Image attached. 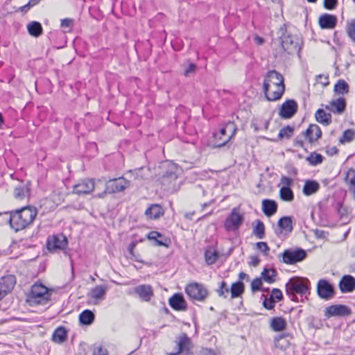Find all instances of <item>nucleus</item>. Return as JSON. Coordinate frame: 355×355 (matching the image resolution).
Returning <instances> with one entry per match:
<instances>
[{"instance_id":"f257e3e1","label":"nucleus","mask_w":355,"mask_h":355,"mask_svg":"<svg viewBox=\"0 0 355 355\" xmlns=\"http://www.w3.org/2000/svg\"><path fill=\"white\" fill-rule=\"evenodd\" d=\"M37 214L36 209L31 207H24L15 211L5 212L3 216V220L6 223H9L10 227L15 232H18L32 224Z\"/></svg>"},{"instance_id":"f03ea898","label":"nucleus","mask_w":355,"mask_h":355,"mask_svg":"<svg viewBox=\"0 0 355 355\" xmlns=\"http://www.w3.org/2000/svg\"><path fill=\"white\" fill-rule=\"evenodd\" d=\"M263 91L268 101L280 99L285 92L283 76L276 70L268 71L264 76Z\"/></svg>"},{"instance_id":"7ed1b4c3","label":"nucleus","mask_w":355,"mask_h":355,"mask_svg":"<svg viewBox=\"0 0 355 355\" xmlns=\"http://www.w3.org/2000/svg\"><path fill=\"white\" fill-rule=\"evenodd\" d=\"M311 283L308 279L295 277L291 278L285 285L286 293L291 300L298 302L307 300L310 294Z\"/></svg>"},{"instance_id":"20e7f679","label":"nucleus","mask_w":355,"mask_h":355,"mask_svg":"<svg viewBox=\"0 0 355 355\" xmlns=\"http://www.w3.org/2000/svg\"><path fill=\"white\" fill-rule=\"evenodd\" d=\"M51 299L49 289L42 284H34L27 295L26 302L31 305L45 304Z\"/></svg>"},{"instance_id":"39448f33","label":"nucleus","mask_w":355,"mask_h":355,"mask_svg":"<svg viewBox=\"0 0 355 355\" xmlns=\"http://www.w3.org/2000/svg\"><path fill=\"white\" fill-rule=\"evenodd\" d=\"M280 40L282 49L288 54L293 55L300 52L301 46L297 36L286 31L280 37Z\"/></svg>"},{"instance_id":"423d86ee","label":"nucleus","mask_w":355,"mask_h":355,"mask_svg":"<svg viewBox=\"0 0 355 355\" xmlns=\"http://www.w3.org/2000/svg\"><path fill=\"white\" fill-rule=\"evenodd\" d=\"M244 221V216L237 208L232 209L224 221V228L227 232H237Z\"/></svg>"},{"instance_id":"0eeeda50","label":"nucleus","mask_w":355,"mask_h":355,"mask_svg":"<svg viewBox=\"0 0 355 355\" xmlns=\"http://www.w3.org/2000/svg\"><path fill=\"white\" fill-rule=\"evenodd\" d=\"M185 292L191 300L199 302H204L209 295L206 287L197 282L188 284L185 288Z\"/></svg>"},{"instance_id":"6e6552de","label":"nucleus","mask_w":355,"mask_h":355,"mask_svg":"<svg viewBox=\"0 0 355 355\" xmlns=\"http://www.w3.org/2000/svg\"><path fill=\"white\" fill-rule=\"evenodd\" d=\"M293 184L292 178L286 175H282L280 179V182L278 187L279 189V198L285 202H292L294 200V193L291 189V186Z\"/></svg>"},{"instance_id":"1a4fd4ad","label":"nucleus","mask_w":355,"mask_h":355,"mask_svg":"<svg viewBox=\"0 0 355 355\" xmlns=\"http://www.w3.org/2000/svg\"><path fill=\"white\" fill-rule=\"evenodd\" d=\"M282 261L286 264H295L303 261L307 256L306 252L302 248H289L282 254Z\"/></svg>"},{"instance_id":"9d476101","label":"nucleus","mask_w":355,"mask_h":355,"mask_svg":"<svg viewBox=\"0 0 355 355\" xmlns=\"http://www.w3.org/2000/svg\"><path fill=\"white\" fill-rule=\"evenodd\" d=\"M166 164V170L161 176L160 182L166 189H170L177 180L179 168L173 163H167Z\"/></svg>"},{"instance_id":"9b49d317","label":"nucleus","mask_w":355,"mask_h":355,"mask_svg":"<svg viewBox=\"0 0 355 355\" xmlns=\"http://www.w3.org/2000/svg\"><path fill=\"white\" fill-rule=\"evenodd\" d=\"M130 187V182L123 177L111 179L106 182L105 193H114L123 191Z\"/></svg>"},{"instance_id":"f8f14e48","label":"nucleus","mask_w":355,"mask_h":355,"mask_svg":"<svg viewBox=\"0 0 355 355\" xmlns=\"http://www.w3.org/2000/svg\"><path fill=\"white\" fill-rule=\"evenodd\" d=\"M178 346V351L172 353L171 355H189L190 350L192 346L191 338L185 334H182L176 339Z\"/></svg>"},{"instance_id":"ddd939ff","label":"nucleus","mask_w":355,"mask_h":355,"mask_svg":"<svg viewBox=\"0 0 355 355\" xmlns=\"http://www.w3.org/2000/svg\"><path fill=\"white\" fill-rule=\"evenodd\" d=\"M352 314L351 309L344 304H334L326 308L325 316L331 317H347Z\"/></svg>"},{"instance_id":"4468645a","label":"nucleus","mask_w":355,"mask_h":355,"mask_svg":"<svg viewBox=\"0 0 355 355\" xmlns=\"http://www.w3.org/2000/svg\"><path fill=\"white\" fill-rule=\"evenodd\" d=\"M298 105L293 99H288L281 105L279 110V115L282 119H291L297 112Z\"/></svg>"},{"instance_id":"2eb2a0df","label":"nucleus","mask_w":355,"mask_h":355,"mask_svg":"<svg viewBox=\"0 0 355 355\" xmlns=\"http://www.w3.org/2000/svg\"><path fill=\"white\" fill-rule=\"evenodd\" d=\"M49 250H64L67 245V239L62 234L49 237L46 243Z\"/></svg>"},{"instance_id":"dca6fc26","label":"nucleus","mask_w":355,"mask_h":355,"mask_svg":"<svg viewBox=\"0 0 355 355\" xmlns=\"http://www.w3.org/2000/svg\"><path fill=\"white\" fill-rule=\"evenodd\" d=\"M318 295L322 299L329 300L334 296V289L333 286L326 279H320L317 285Z\"/></svg>"},{"instance_id":"f3484780","label":"nucleus","mask_w":355,"mask_h":355,"mask_svg":"<svg viewBox=\"0 0 355 355\" xmlns=\"http://www.w3.org/2000/svg\"><path fill=\"white\" fill-rule=\"evenodd\" d=\"M237 130L236 124L234 122H228L225 125L223 128L220 130L219 135L220 137L225 136L227 133V136L220 143L217 144V146L221 147L225 146L235 135ZM221 139V137H220Z\"/></svg>"},{"instance_id":"a211bd4d","label":"nucleus","mask_w":355,"mask_h":355,"mask_svg":"<svg viewBox=\"0 0 355 355\" xmlns=\"http://www.w3.org/2000/svg\"><path fill=\"white\" fill-rule=\"evenodd\" d=\"M342 293H352L355 290V278L349 275L342 277L338 284Z\"/></svg>"},{"instance_id":"6ab92c4d","label":"nucleus","mask_w":355,"mask_h":355,"mask_svg":"<svg viewBox=\"0 0 355 355\" xmlns=\"http://www.w3.org/2000/svg\"><path fill=\"white\" fill-rule=\"evenodd\" d=\"M337 23V17L331 14H322L318 19V24L322 29H333L336 27Z\"/></svg>"},{"instance_id":"aec40b11","label":"nucleus","mask_w":355,"mask_h":355,"mask_svg":"<svg viewBox=\"0 0 355 355\" xmlns=\"http://www.w3.org/2000/svg\"><path fill=\"white\" fill-rule=\"evenodd\" d=\"M325 109L336 114H343L346 109V101L344 98L332 100L329 105H325Z\"/></svg>"},{"instance_id":"412c9836","label":"nucleus","mask_w":355,"mask_h":355,"mask_svg":"<svg viewBox=\"0 0 355 355\" xmlns=\"http://www.w3.org/2000/svg\"><path fill=\"white\" fill-rule=\"evenodd\" d=\"M278 231H276L277 235L288 234L293 231V222L291 217L283 216L279 218L277 223Z\"/></svg>"},{"instance_id":"4be33fe9","label":"nucleus","mask_w":355,"mask_h":355,"mask_svg":"<svg viewBox=\"0 0 355 355\" xmlns=\"http://www.w3.org/2000/svg\"><path fill=\"white\" fill-rule=\"evenodd\" d=\"M94 189V182L92 180H84L73 187V192L78 195L88 194Z\"/></svg>"},{"instance_id":"5701e85b","label":"nucleus","mask_w":355,"mask_h":355,"mask_svg":"<svg viewBox=\"0 0 355 355\" xmlns=\"http://www.w3.org/2000/svg\"><path fill=\"white\" fill-rule=\"evenodd\" d=\"M16 284V278L13 275L1 277V298L10 293Z\"/></svg>"},{"instance_id":"b1692460","label":"nucleus","mask_w":355,"mask_h":355,"mask_svg":"<svg viewBox=\"0 0 355 355\" xmlns=\"http://www.w3.org/2000/svg\"><path fill=\"white\" fill-rule=\"evenodd\" d=\"M134 290L135 293L145 302H149L154 295L152 286L148 284L139 285Z\"/></svg>"},{"instance_id":"393cba45","label":"nucleus","mask_w":355,"mask_h":355,"mask_svg":"<svg viewBox=\"0 0 355 355\" xmlns=\"http://www.w3.org/2000/svg\"><path fill=\"white\" fill-rule=\"evenodd\" d=\"M303 135L308 139L309 142L312 144L318 140L322 137V130L316 124H311L303 132Z\"/></svg>"},{"instance_id":"a878e982","label":"nucleus","mask_w":355,"mask_h":355,"mask_svg":"<svg viewBox=\"0 0 355 355\" xmlns=\"http://www.w3.org/2000/svg\"><path fill=\"white\" fill-rule=\"evenodd\" d=\"M170 306L177 311H185L187 309V302L182 295L180 293L174 294L169 299Z\"/></svg>"},{"instance_id":"bb28decb","label":"nucleus","mask_w":355,"mask_h":355,"mask_svg":"<svg viewBox=\"0 0 355 355\" xmlns=\"http://www.w3.org/2000/svg\"><path fill=\"white\" fill-rule=\"evenodd\" d=\"M262 211L268 216H273L277 211V203L274 200L264 199L262 200Z\"/></svg>"},{"instance_id":"cd10ccee","label":"nucleus","mask_w":355,"mask_h":355,"mask_svg":"<svg viewBox=\"0 0 355 355\" xmlns=\"http://www.w3.org/2000/svg\"><path fill=\"white\" fill-rule=\"evenodd\" d=\"M145 214L148 218L156 220L164 214V209L159 204H153L146 210Z\"/></svg>"},{"instance_id":"c85d7f7f","label":"nucleus","mask_w":355,"mask_h":355,"mask_svg":"<svg viewBox=\"0 0 355 355\" xmlns=\"http://www.w3.org/2000/svg\"><path fill=\"white\" fill-rule=\"evenodd\" d=\"M147 238L149 240L154 241L156 245L158 246H167L170 242L167 237L157 231L150 232L147 235Z\"/></svg>"},{"instance_id":"c756f323","label":"nucleus","mask_w":355,"mask_h":355,"mask_svg":"<svg viewBox=\"0 0 355 355\" xmlns=\"http://www.w3.org/2000/svg\"><path fill=\"white\" fill-rule=\"evenodd\" d=\"M320 187V184L317 181L308 180L304 182L302 192L305 196H309L317 193Z\"/></svg>"},{"instance_id":"7c9ffc66","label":"nucleus","mask_w":355,"mask_h":355,"mask_svg":"<svg viewBox=\"0 0 355 355\" xmlns=\"http://www.w3.org/2000/svg\"><path fill=\"white\" fill-rule=\"evenodd\" d=\"M67 339V331L64 327H59L56 328L51 337L53 342L55 343H62Z\"/></svg>"},{"instance_id":"2f4dec72","label":"nucleus","mask_w":355,"mask_h":355,"mask_svg":"<svg viewBox=\"0 0 355 355\" xmlns=\"http://www.w3.org/2000/svg\"><path fill=\"white\" fill-rule=\"evenodd\" d=\"M345 182L348 186V189L350 193H352L355 200V170L354 168H349L347 170Z\"/></svg>"},{"instance_id":"473e14b6","label":"nucleus","mask_w":355,"mask_h":355,"mask_svg":"<svg viewBox=\"0 0 355 355\" xmlns=\"http://www.w3.org/2000/svg\"><path fill=\"white\" fill-rule=\"evenodd\" d=\"M270 327L274 331H282L286 328V321L282 317H273L270 319Z\"/></svg>"},{"instance_id":"72a5a7b5","label":"nucleus","mask_w":355,"mask_h":355,"mask_svg":"<svg viewBox=\"0 0 355 355\" xmlns=\"http://www.w3.org/2000/svg\"><path fill=\"white\" fill-rule=\"evenodd\" d=\"M107 288L108 287L106 285L96 286L91 290L89 296L94 300H103Z\"/></svg>"},{"instance_id":"f704fd0d","label":"nucleus","mask_w":355,"mask_h":355,"mask_svg":"<svg viewBox=\"0 0 355 355\" xmlns=\"http://www.w3.org/2000/svg\"><path fill=\"white\" fill-rule=\"evenodd\" d=\"M315 119L320 123L324 125H329L331 123V115L327 113L322 109H318L315 114Z\"/></svg>"},{"instance_id":"c9c22d12","label":"nucleus","mask_w":355,"mask_h":355,"mask_svg":"<svg viewBox=\"0 0 355 355\" xmlns=\"http://www.w3.org/2000/svg\"><path fill=\"white\" fill-rule=\"evenodd\" d=\"M94 318L95 315L94 313L89 309L84 310L79 315L80 322L85 325L91 324L94 322Z\"/></svg>"},{"instance_id":"e433bc0d","label":"nucleus","mask_w":355,"mask_h":355,"mask_svg":"<svg viewBox=\"0 0 355 355\" xmlns=\"http://www.w3.org/2000/svg\"><path fill=\"white\" fill-rule=\"evenodd\" d=\"M230 292L232 298L239 297L244 292V284L241 280L233 283L230 288Z\"/></svg>"},{"instance_id":"4c0bfd02","label":"nucleus","mask_w":355,"mask_h":355,"mask_svg":"<svg viewBox=\"0 0 355 355\" xmlns=\"http://www.w3.org/2000/svg\"><path fill=\"white\" fill-rule=\"evenodd\" d=\"M255 225L253 224L252 233L259 239H263L265 236V225L264 223L257 219L254 222Z\"/></svg>"},{"instance_id":"58836bf2","label":"nucleus","mask_w":355,"mask_h":355,"mask_svg":"<svg viewBox=\"0 0 355 355\" xmlns=\"http://www.w3.org/2000/svg\"><path fill=\"white\" fill-rule=\"evenodd\" d=\"M28 33L34 37H38L42 33V26L38 21H31L27 26Z\"/></svg>"},{"instance_id":"ea45409f","label":"nucleus","mask_w":355,"mask_h":355,"mask_svg":"<svg viewBox=\"0 0 355 355\" xmlns=\"http://www.w3.org/2000/svg\"><path fill=\"white\" fill-rule=\"evenodd\" d=\"M261 278L266 282L272 284L275 282V277L277 272L274 268H264L261 272Z\"/></svg>"},{"instance_id":"a19ab883","label":"nucleus","mask_w":355,"mask_h":355,"mask_svg":"<svg viewBox=\"0 0 355 355\" xmlns=\"http://www.w3.org/2000/svg\"><path fill=\"white\" fill-rule=\"evenodd\" d=\"M218 252L212 248H209L205 252V261L208 265L214 264L218 259Z\"/></svg>"},{"instance_id":"79ce46f5","label":"nucleus","mask_w":355,"mask_h":355,"mask_svg":"<svg viewBox=\"0 0 355 355\" xmlns=\"http://www.w3.org/2000/svg\"><path fill=\"white\" fill-rule=\"evenodd\" d=\"M29 191V188L27 184H21L19 186L15 187L14 190V196L18 200L25 198Z\"/></svg>"},{"instance_id":"37998d69","label":"nucleus","mask_w":355,"mask_h":355,"mask_svg":"<svg viewBox=\"0 0 355 355\" xmlns=\"http://www.w3.org/2000/svg\"><path fill=\"white\" fill-rule=\"evenodd\" d=\"M349 86L347 82L343 79H340L334 85V92L338 94H345L349 92Z\"/></svg>"},{"instance_id":"c03bdc74","label":"nucleus","mask_w":355,"mask_h":355,"mask_svg":"<svg viewBox=\"0 0 355 355\" xmlns=\"http://www.w3.org/2000/svg\"><path fill=\"white\" fill-rule=\"evenodd\" d=\"M345 31L349 38L355 43V19L347 21Z\"/></svg>"},{"instance_id":"a18cd8bd","label":"nucleus","mask_w":355,"mask_h":355,"mask_svg":"<svg viewBox=\"0 0 355 355\" xmlns=\"http://www.w3.org/2000/svg\"><path fill=\"white\" fill-rule=\"evenodd\" d=\"M306 160L311 166H316L321 164L323 161V156L315 152L311 153L306 158Z\"/></svg>"},{"instance_id":"49530a36","label":"nucleus","mask_w":355,"mask_h":355,"mask_svg":"<svg viewBox=\"0 0 355 355\" xmlns=\"http://www.w3.org/2000/svg\"><path fill=\"white\" fill-rule=\"evenodd\" d=\"M294 132V128L290 125H286L282 128L278 134V139L282 140L284 138L288 139H290Z\"/></svg>"},{"instance_id":"de8ad7c7","label":"nucleus","mask_w":355,"mask_h":355,"mask_svg":"<svg viewBox=\"0 0 355 355\" xmlns=\"http://www.w3.org/2000/svg\"><path fill=\"white\" fill-rule=\"evenodd\" d=\"M354 130L352 129H347L343 132V135L339 139V142L343 144L351 142L354 139Z\"/></svg>"},{"instance_id":"09e8293b","label":"nucleus","mask_w":355,"mask_h":355,"mask_svg":"<svg viewBox=\"0 0 355 355\" xmlns=\"http://www.w3.org/2000/svg\"><path fill=\"white\" fill-rule=\"evenodd\" d=\"M216 291L220 297L226 298L228 293H230V288L225 281H221L219 283V286Z\"/></svg>"},{"instance_id":"8fccbe9b","label":"nucleus","mask_w":355,"mask_h":355,"mask_svg":"<svg viewBox=\"0 0 355 355\" xmlns=\"http://www.w3.org/2000/svg\"><path fill=\"white\" fill-rule=\"evenodd\" d=\"M257 248L258 250L261 251L265 256L268 255L270 248L266 242L260 241L257 243Z\"/></svg>"},{"instance_id":"3c124183","label":"nucleus","mask_w":355,"mask_h":355,"mask_svg":"<svg viewBox=\"0 0 355 355\" xmlns=\"http://www.w3.org/2000/svg\"><path fill=\"white\" fill-rule=\"evenodd\" d=\"M262 285V282L261 279L255 278L251 282V289L253 292L259 291L261 289V286Z\"/></svg>"},{"instance_id":"603ef678","label":"nucleus","mask_w":355,"mask_h":355,"mask_svg":"<svg viewBox=\"0 0 355 355\" xmlns=\"http://www.w3.org/2000/svg\"><path fill=\"white\" fill-rule=\"evenodd\" d=\"M338 0H324V7L327 10H334L336 8Z\"/></svg>"},{"instance_id":"864d4df0","label":"nucleus","mask_w":355,"mask_h":355,"mask_svg":"<svg viewBox=\"0 0 355 355\" xmlns=\"http://www.w3.org/2000/svg\"><path fill=\"white\" fill-rule=\"evenodd\" d=\"M283 297L282 293L279 288H273L271 292L270 298L280 301Z\"/></svg>"},{"instance_id":"5fc2aeb1","label":"nucleus","mask_w":355,"mask_h":355,"mask_svg":"<svg viewBox=\"0 0 355 355\" xmlns=\"http://www.w3.org/2000/svg\"><path fill=\"white\" fill-rule=\"evenodd\" d=\"M73 25V20L69 18H65L61 20V27L71 30Z\"/></svg>"},{"instance_id":"6e6d98bb","label":"nucleus","mask_w":355,"mask_h":355,"mask_svg":"<svg viewBox=\"0 0 355 355\" xmlns=\"http://www.w3.org/2000/svg\"><path fill=\"white\" fill-rule=\"evenodd\" d=\"M263 305L266 309L271 310L275 307V301L271 299L270 297L268 299L265 297V300L263 302Z\"/></svg>"},{"instance_id":"4d7b16f0","label":"nucleus","mask_w":355,"mask_h":355,"mask_svg":"<svg viewBox=\"0 0 355 355\" xmlns=\"http://www.w3.org/2000/svg\"><path fill=\"white\" fill-rule=\"evenodd\" d=\"M316 80L318 82L320 83L321 84H322L324 86H327V85H329L328 76L320 74V75L317 76Z\"/></svg>"},{"instance_id":"13d9d810","label":"nucleus","mask_w":355,"mask_h":355,"mask_svg":"<svg viewBox=\"0 0 355 355\" xmlns=\"http://www.w3.org/2000/svg\"><path fill=\"white\" fill-rule=\"evenodd\" d=\"M196 70V65L195 64L191 63L187 67V69H184V74L185 76H189L191 73H193Z\"/></svg>"},{"instance_id":"bf43d9fd","label":"nucleus","mask_w":355,"mask_h":355,"mask_svg":"<svg viewBox=\"0 0 355 355\" xmlns=\"http://www.w3.org/2000/svg\"><path fill=\"white\" fill-rule=\"evenodd\" d=\"M336 209L340 216H343L346 214V209L343 207V203L340 202H336Z\"/></svg>"},{"instance_id":"052dcab7","label":"nucleus","mask_w":355,"mask_h":355,"mask_svg":"<svg viewBox=\"0 0 355 355\" xmlns=\"http://www.w3.org/2000/svg\"><path fill=\"white\" fill-rule=\"evenodd\" d=\"M260 262V259L258 256H251L250 261H249V265L251 266L256 267L259 265Z\"/></svg>"},{"instance_id":"680f3d73","label":"nucleus","mask_w":355,"mask_h":355,"mask_svg":"<svg viewBox=\"0 0 355 355\" xmlns=\"http://www.w3.org/2000/svg\"><path fill=\"white\" fill-rule=\"evenodd\" d=\"M92 355H107L106 349L99 347L94 350Z\"/></svg>"},{"instance_id":"e2e57ef3","label":"nucleus","mask_w":355,"mask_h":355,"mask_svg":"<svg viewBox=\"0 0 355 355\" xmlns=\"http://www.w3.org/2000/svg\"><path fill=\"white\" fill-rule=\"evenodd\" d=\"M338 148L336 146L327 147V153L329 155H334L338 153Z\"/></svg>"},{"instance_id":"0e129e2a","label":"nucleus","mask_w":355,"mask_h":355,"mask_svg":"<svg viewBox=\"0 0 355 355\" xmlns=\"http://www.w3.org/2000/svg\"><path fill=\"white\" fill-rule=\"evenodd\" d=\"M87 148H89L94 154L97 152V146L95 143H89L87 146Z\"/></svg>"},{"instance_id":"69168bd1","label":"nucleus","mask_w":355,"mask_h":355,"mask_svg":"<svg viewBox=\"0 0 355 355\" xmlns=\"http://www.w3.org/2000/svg\"><path fill=\"white\" fill-rule=\"evenodd\" d=\"M135 246H136V243L135 242H132L128 245V252L132 255H133V250H134Z\"/></svg>"},{"instance_id":"338daca9","label":"nucleus","mask_w":355,"mask_h":355,"mask_svg":"<svg viewBox=\"0 0 355 355\" xmlns=\"http://www.w3.org/2000/svg\"><path fill=\"white\" fill-rule=\"evenodd\" d=\"M19 10L22 12H27L30 9L28 8V6H27V4L23 6H21Z\"/></svg>"},{"instance_id":"774afa93","label":"nucleus","mask_w":355,"mask_h":355,"mask_svg":"<svg viewBox=\"0 0 355 355\" xmlns=\"http://www.w3.org/2000/svg\"><path fill=\"white\" fill-rule=\"evenodd\" d=\"M334 41L336 44H340V42L338 38V31H335L334 33Z\"/></svg>"}]
</instances>
